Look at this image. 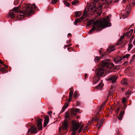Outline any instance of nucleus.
Listing matches in <instances>:
<instances>
[{"mask_svg": "<svg viewBox=\"0 0 135 135\" xmlns=\"http://www.w3.org/2000/svg\"><path fill=\"white\" fill-rule=\"evenodd\" d=\"M26 7L22 11H20L19 8L18 7L14 8L12 9V11H14L16 13L19 12L18 17L19 18H23L25 16V14H27L30 15L33 13V10L34 9H36L37 7L36 6L35 4H28L26 5Z\"/></svg>", "mask_w": 135, "mask_h": 135, "instance_id": "nucleus-1", "label": "nucleus"}, {"mask_svg": "<svg viewBox=\"0 0 135 135\" xmlns=\"http://www.w3.org/2000/svg\"><path fill=\"white\" fill-rule=\"evenodd\" d=\"M108 18H104L94 22L92 28L89 33H92L96 30L98 31L105 27L110 26L111 23L108 21Z\"/></svg>", "mask_w": 135, "mask_h": 135, "instance_id": "nucleus-2", "label": "nucleus"}, {"mask_svg": "<svg viewBox=\"0 0 135 135\" xmlns=\"http://www.w3.org/2000/svg\"><path fill=\"white\" fill-rule=\"evenodd\" d=\"M100 65L102 67H105L109 69H111L114 66V64L113 63L109 62V60L102 61L100 62Z\"/></svg>", "mask_w": 135, "mask_h": 135, "instance_id": "nucleus-3", "label": "nucleus"}, {"mask_svg": "<svg viewBox=\"0 0 135 135\" xmlns=\"http://www.w3.org/2000/svg\"><path fill=\"white\" fill-rule=\"evenodd\" d=\"M97 7H96L95 5L94 4H91V6L89 8V10L90 11L93 10L95 12L97 11L98 10H100L102 7V4L100 3H98V4Z\"/></svg>", "mask_w": 135, "mask_h": 135, "instance_id": "nucleus-4", "label": "nucleus"}, {"mask_svg": "<svg viewBox=\"0 0 135 135\" xmlns=\"http://www.w3.org/2000/svg\"><path fill=\"white\" fill-rule=\"evenodd\" d=\"M72 131L77 130L81 126V124L76 120H74L72 122Z\"/></svg>", "mask_w": 135, "mask_h": 135, "instance_id": "nucleus-5", "label": "nucleus"}, {"mask_svg": "<svg viewBox=\"0 0 135 135\" xmlns=\"http://www.w3.org/2000/svg\"><path fill=\"white\" fill-rule=\"evenodd\" d=\"M87 12L85 10L84 11L83 14V16H81L80 18H78L75 20L74 22V23L75 25H76L78 22L81 21V20L82 19L85 18L87 15Z\"/></svg>", "mask_w": 135, "mask_h": 135, "instance_id": "nucleus-6", "label": "nucleus"}, {"mask_svg": "<svg viewBox=\"0 0 135 135\" xmlns=\"http://www.w3.org/2000/svg\"><path fill=\"white\" fill-rule=\"evenodd\" d=\"M118 78V76L116 75H110L107 78V80L111 81L112 83L115 82Z\"/></svg>", "mask_w": 135, "mask_h": 135, "instance_id": "nucleus-7", "label": "nucleus"}, {"mask_svg": "<svg viewBox=\"0 0 135 135\" xmlns=\"http://www.w3.org/2000/svg\"><path fill=\"white\" fill-rule=\"evenodd\" d=\"M37 128L35 127V126H31L29 129L28 131V133H29L30 132H31V133H37Z\"/></svg>", "mask_w": 135, "mask_h": 135, "instance_id": "nucleus-8", "label": "nucleus"}, {"mask_svg": "<svg viewBox=\"0 0 135 135\" xmlns=\"http://www.w3.org/2000/svg\"><path fill=\"white\" fill-rule=\"evenodd\" d=\"M104 73V70L103 69L100 67L98 70L97 75L98 76L100 77Z\"/></svg>", "mask_w": 135, "mask_h": 135, "instance_id": "nucleus-9", "label": "nucleus"}, {"mask_svg": "<svg viewBox=\"0 0 135 135\" xmlns=\"http://www.w3.org/2000/svg\"><path fill=\"white\" fill-rule=\"evenodd\" d=\"M42 121V119H40L37 120V126L38 127V129L41 130L42 128V124L41 122Z\"/></svg>", "mask_w": 135, "mask_h": 135, "instance_id": "nucleus-10", "label": "nucleus"}, {"mask_svg": "<svg viewBox=\"0 0 135 135\" xmlns=\"http://www.w3.org/2000/svg\"><path fill=\"white\" fill-rule=\"evenodd\" d=\"M95 121H98V123L97 125V127L99 129L100 127L102 126V124L103 123V120H99V119L97 118H96L95 119Z\"/></svg>", "mask_w": 135, "mask_h": 135, "instance_id": "nucleus-11", "label": "nucleus"}, {"mask_svg": "<svg viewBox=\"0 0 135 135\" xmlns=\"http://www.w3.org/2000/svg\"><path fill=\"white\" fill-rule=\"evenodd\" d=\"M122 57L120 56H118L114 59V61L116 63L121 62L122 60Z\"/></svg>", "mask_w": 135, "mask_h": 135, "instance_id": "nucleus-12", "label": "nucleus"}, {"mask_svg": "<svg viewBox=\"0 0 135 135\" xmlns=\"http://www.w3.org/2000/svg\"><path fill=\"white\" fill-rule=\"evenodd\" d=\"M49 116H46L45 117L44 120V126L45 127L47 124H48L49 122Z\"/></svg>", "mask_w": 135, "mask_h": 135, "instance_id": "nucleus-13", "label": "nucleus"}, {"mask_svg": "<svg viewBox=\"0 0 135 135\" xmlns=\"http://www.w3.org/2000/svg\"><path fill=\"white\" fill-rule=\"evenodd\" d=\"M63 129L64 130L66 129L68 127V123L67 121L65 119L64 122L62 125Z\"/></svg>", "mask_w": 135, "mask_h": 135, "instance_id": "nucleus-14", "label": "nucleus"}, {"mask_svg": "<svg viewBox=\"0 0 135 135\" xmlns=\"http://www.w3.org/2000/svg\"><path fill=\"white\" fill-rule=\"evenodd\" d=\"M133 29L130 30L129 31L126 33L125 36H126L127 37H128L131 36L132 33L133 32Z\"/></svg>", "mask_w": 135, "mask_h": 135, "instance_id": "nucleus-15", "label": "nucleus"}, {"mask_svg": "<svg viewBox=\"0 0 135 135\" xmlns=\"http://www.w3.org/2000/svg\"><path fill=\"white\" fill-rule=\"evenodd\" d=\"M99 80L100 79L98 77H95L94 78L93 80V83L96 84L99 81Z\"/></svg>", "mask_w": 135, "mask_h": 135, "instance_id": "nucleus-16", "label": "nucleus"}, {"mask_svg": "<svg viewBox=\"0 0 135 135\" xmlns=\"http://www.w3.org/2000/svg\"><path fill=\"white\" fill-rule=\"evenodd\" d=\"M73 94V91L71 90H70L69 93V102L71 101L72 99Z\"/></svg>", "mask_w": 135, "mask_h": 135, "instance_id": "nucleus-17", "label": "nucleus"}, {"mask_svg": "<svg viewBox=\"0 0 135 135\" xmlns=\"http://www.w3.org/2000/svg\"><path fill=\"white\" fill-rule=\"evenodd\" d=\"M69 104L68 103H66L63 106V108L62 109V112H63L64 111L65 109H66L68 106Z\"/></svg>", "mask_w": 135, "mask_h": 135, "instance_id": "nucleus-18", "label": "nucleus"}, {"mask_svg": "<svg viewBox=\"0 0 135 135\" xmlns=\"http://www.w3.org/2000/svg\"><path fill=\"white\" fill-rule=\"evenodd\" d=\"M124 113V111H123L122 112H120V114L119 116L118 117V118L119 120H121L122 119V117Z\"/></svg>", "mask_w": 135, "mask_h": 135, "instance_id": "nucleus-19", "label": "nucleus"}, {"mask_svg": "<svg viewBox=\"0 0 135 135\" xmlns=\"http://www.w3.org/2000/svg\"><path fill=\"white\" fill-rule=\"evenodd\" d=\"M103 83L101 82L96 87V88L97 89H100L103 87Z\"/></svg>", "mask_w": 135, "mask_h": 135, "instance_id": "nucleus-20", "label": "nucleus"}, {"mask_svg": "<svg viewBox=\"0 0 135 135\" xmlns=\"http://www.w3.org/2000/svg\"><path fill=\"white\" fill-rule=\"evenodd\" d=\"M121 83L125 85L127 84V81L126 79H124L122 80L121 81Z\"/></svg>", "mask_w": 135, "mask_h": 135, "instance_id": "nucleus-21", "label": "nucleus"}, {"mask_svg": "<svg viewBox=\"0 0 135 135\" xmlns=\"http://www.w3.org/2000/svg\"><path fill=\"white\" fill-rule=\"evenodd\" d=\"M81 15V13L80 11L76 12L75 13V16L77 18L79 17Z\"/></svg>", "mask_w": 135, "mask_h": 135, "instance_id": "nucleus-22", "label": "nucleus"}, {"mask_svg": "<svg viewBox=\"0 0 135 135\" xmlns=\"http://www.w3.org/2000/svg\"><path fill=\"white\" fill-rule=\"evenodd\" d=\"M113 87H112L111 88L110 90H109V92L108 95L107 96V98H108L109 97V95H110L112 94L113 93V90H112V89H113Z\"/></svg>", "mask_w": 135, "mask_h": 135, "instance_id": "nucleus-23", "label": "nucleus"}, {"mask_svg": "<svg viewBox=\"0 0 135 135\" xmlns=\"http://www.w3.org/2000/svg\"><path fill=\"white\" fill-rule=\"evenodd\" d=\"M98 0H94V2H97ZM101 1H105V2L107 4H109L112 1V0H101Z\"/></svg>", "mask_w": 135, "mask_h": 135, "instance_id": "nucleus-24", "label": "nucleus"}, {"mask_svg": "<svg viewBox=\"0 0 135 135\" xmlns=\"http://www.w3.org/2000/svg\"><path fill=\"white\" fill-rule=\"evenodd\" d=\"M94 22V20H91L89 21L87 23V25L89 26L92 24Z\"/></svg>", "mask_w": 135, "mask_h": 135, "instance_id": "nucleus-25", "label": "nucleus"}, {"mask_svg": "<svg viewBox=\"0 0 135 135\" xmlns=\"http://www.w3.org/2000/svg\"><path fill=\"white\" fill-rule=\"evenodd\" d=\"M78 94V92L77 91H75L74 94V97L75 98H76L77 97Z\"/></svg>", "mask_w": 135, "mask_h": 135, "instance_id": "nucleus-26", "label": "nucleus"}, {"mask_svg": "<svg viewBox=\"0 0 135 135\" xmlns=\"http://www.w3.org/2000/svg\"><path fill=\"white\" fill-rule=\"evenodd\" d=\"M130 56V55L129 54H127L123 56L122 57V59L124 58H128Z\"/></svg>", "mask_w": 135, "mask_h": 135, "instance_id": "nucleus-27", "label": "nucleus"}, {"mask_svg": "<svg viewBox=\"0 0 135 135\" xmlns=\"http://www.w3.org/2000/svg\"><path fill=\"white\" fill-rule=\"evenodd\" d=\"M109 50L110 51H114L115 49L114 48L113 46H109Z\"/></svg>", "mask_w": 135, "mask_h": 135, "instance_id": "nucleus-28", "label": "nucleus"}, {"mask_svg": "<svg viewBox=\"0 0 135 135\" xmlns=\"http://www.w3.org/2000/svg\"><path fill=\"white\" fill-rule=\"evenodd\" d=\"M64 4L65 5H66V6L68 7H69L70 5V3H69L68 2L66 1H64Z\"/></svg>", "mask_w": 135, "mask_h": 135, "instance_id": "nucleus-29", "label": "nucleus"}, {"mask_svg": "<svg viewBox=\"0 0 135 135\" xmlns=\"http://www.w3.org/2000/svg\"><path fill=\"white\" fill-rule=\"evenodd\" d=\"M99 60L100 59L98 56L96 57L94 59V61L96 62H98Z\"/></svg>", "mask_w": 135, "mask_h": 135, "instance_id": "nucleus-30", "label": "nucleus"}, {"mask_svg": "<svg viewBox=\"0 0 135 135\" xmlns=\"http://www.w3.org/2000/svg\"><path fill=\"white\" fill-rule=\"evenodd\" d=\"M78 2V1L77 0H75L72 3L73 5H76Z\"/></svg>", "mask_w": 135, "mask_h": 135, "instance_id": "nucleus-31", "label": "nucleus"}, {"mask_svg": "<svg viewBox=\"0 0 135 135\" xmlns=\"http://www.w3.org/2000/svg\"><path fill=\"white\" fill-rule=\"evenodd\" d=\"M120 68V65L118 66H116L114 68V69L116 70H118Z\"/></svg>", "mask_w": 135, "mask_h": 135, "instance_id": "nucleus-32", "label": "nucleus"}, {"mask_svg": "<svg viewBox=\"0 0 135 135\" xmlns=\"http://www.w3.org/2000/svg\"><path fill=\"white\" fill-rule=\"evenodd\" d=\"M9 15L12 18L15 16V15L13 12H12L9 13Z\"/></svg>", "mask_w": 135, "mask_h": 135, "instance_id": "nucleus-33", "label": "nucleus"}, {"mask_svg": "<svg viewBox=\"0 0 135 135\" xmlns=\"http://www.w3.org/2000/svg\"><path fill=\"white\" fill-rule=\"evenodd\" d=\"M57 1V0H52L51 2V3L52 4H54L56 3Z\"/></svg>", "mask_w": 135, "mask_h": 135, "instance_id": "nucleus-34", "label": "nucleus"}, {"mask_svg": "<svg viewBox=\"0 0 135 135\" xmlns=\"http://www.w3.org/2000/svg\"><path fill=\"white\" fill-rule=\"evenodd\" d=\"M129 46L128 47V50L129 51L131 49L133 46V45L132 44H129Z\"/></svg>", "mask_w": 135, "mask_h": 135, "instance_id": "nucleus-35", "label": "nucleus"}, {"mask_svg": "<svg viewBox=\"0 0 135 135\" xmlns=\"http://www.w3.org/2000/svg\"><path fill=\"white\" fill-rule=\"evenodd\" d=\"M5 69L4 68H1L0 69V71L2 73L4 72Z\"/></svg>", "mask_w": 135, "mask_h": 135, "instance_id": "nucleus-36", "label": "nucleus"}, {"mask_svg": "<svg viewBox=\"0 0 135 135\" xmlns=\"http://www.w3.org/2000/svg\"><path fill=\"white\" fill-rule=\"evenodd\" d=\"M130 94V91L129 90H128L126 93V95L128 96Z\"/></svg>", "mask_w": 135, "mask_h": 135, "instance_id": "nucleus-37", "label": "nucleus"}, {"mask_svg": "<svg viewBox=\"0 0 135 135\" xmlns=\"http://www.w3.org/2000/svg\"><path fill=\"white\" fill-rule=\"evenodd\" d=\"M131 7L129 5H127L126 9L127 10L130 9H131Z\"/></svg>", "mask_w": 135, "mask_h": 135, "instance_id": "nucleus-38", "label": "nucleus"}, {"mask_svg": "<svg viewBox=\"0 0 135 135\" xmlns=\"http://www.w3.org/2000/svg\"><path fill=\"white\" fill-rule=\"evenodd\" d=\"M128 2V0H123L122 1V3L125 4V3H127Z\"/></svg>", "mask_w": 135, "mask_h": 135, "instance_id": "nucleus-39", "label": "nucleus"}, {"mask_svg": "<svg viewBox=\"0 0 135 135\" xmlns=\"http://www.w3.org/2000/svg\"><path fill=\"white\" fill-rule=\"evenodd\" d=\"M124 36H122V37H120V40L119 41H120V42L121 41V42H122V40L124 38Z\"/></svg>", "mask_w": 135, "mask_h": 135, "instance_id": "nucleus-40", "label": "nucleus"}, {"mask_svg": "<svg viewBox=\"0 0 135 135\" xmlns=\"http://www.w3.org/2000/svg\"><path fill=\"white\" fill-rule=\"evenodd\" d=\"M120 110V108H118L117 109L115 110L116 113L117 114L118 113Z\"/></svg>", "mask_w": 135, "mask_h": 135, "instance_id": "nucleus-41", "label": "nucleus"}, {"mask_svg": "<svg viewBox=\"0 0 135 135\" xmlns=\"http://www.w3.org/2000/svg\"><path fill=\"white\" fill-rule=\"evenodd\" d=\"M75 111L77 113L79 111L80 109H79L76 108L75 109Z\"/></svg>", "mask_w": 135, "mask_h": 135, "instance_id": "nucleus-42", "label": "nucleus"}, {"mask_svg": "<svg viewBox=\"0 0 135 135\" xmlns=\"http://www.w3.org/2000/svg\"><path fill=\"white\" fill-rule=\"evenodd\" d=\"M71 131H73V133H72V135H75L76 133V132H75V131H72V129Z\"/></svg>", "mask_w": 135, "mask_h": 135, "instance_id": "nucleus-43", "label": "nucleus"}, {"mask_svg": "<svg viewBox=\"0 0 135 135\" xmlns=\"http://www.w3.org/2000/svg\"><path fill=\"white\" fill-rule=\"evenodd\" d=\"M122 42H121L120 41H119V42H118L117 43V45H120L122 43Z\"/></svg>", "mask_w": 135, "mask_h": 135, "instance_id": "nucleus-44", "label": "nucleus"}, {"mask_svg": "<svg viewBox=\"0 0 135 135\" xmlns=\"http://www.w3.org/2000/svg\"><path fill=\"white\" fill-rule=\"evenodd\" d=\"M71 45V44H69V45H65L64 46V48L65 49L66 47H69V46H70Z\"/></svg>", "mask_w": 135, "mask_h": 135, "instance_id": "nucleus-45", "label": "nucleus"}, {"mask_svg": "<svg viewBox=\"0 0 135 135\" xmlns=\"http://www.w3.org/2000/svg\"><path fill=\"white\" fill-rule=\"evenodd\" d=\"M52 112L51 111H50L48 112V114L50 116H51V115L52 114Z\"/></svg>", "mask_w": 135, "mask_h": 135, "instance_id": "nucleus-46", "label": "nucleus"}, {"mask_svg": "<svg viewBox=\"0 0 135 135\" xmlns=\"http://www.w3.org/2000/svg\"><path fill=\"white\" fill-rule=\"evenodd\" d=\"M75 112V110L72 113V114L74 115H76V113Z\"/></svg>", "mask_w": 135, "mask_h": 135, "instance_id": "nucleus-47", "label": "nucleus"}, {"mask_svg": "<svg viewBox=\"0 0 135 135\" xmlns=\"http://www.w3.org/2000/svg\"><path fill=\"white\" fill-rule=\"evenodd\" d=\"M126 99L125 98H123L122 99V101L124 103H125L126 102Z\"/></svg>", "mask_w": 135, "mask_h": 135, "instance_id": "nucleus-48", "label": "nucleus"}, {"mask_svg": "<svg viewBox=\"0 0 135 135\" xmlns=\"http://www.w3.org/2000/svg\"><path fill=\"white\" fill-rule=\"evenodd\" d=\"M127 63H128L126 61L123 64V65H126L127 64Z\"/></svg>", "mask_w": 135, "mask_h": 135, "instance_id": "nucleus-49", "label": "nucleus"}, {"mask_svg": "<svg viewBox=\"0 0 135 135\" xmlns=\"http://www.w3.org/2000/svg\"><path fill=\"white\" fill-rule=\"evenodd\" d=\"M105 105V103H104L102 104L101 106V107L103 108V107Z\"/></svg>", "mask_w": 135, "mask_h": 135, "instance_id": "nucleus-50", "label": "nucleus"}, {"mask_svg": "<svg viewBox=\"0 0 135 135\" xmlns=\"http://www.w3.org/2000/svg\"><path fill=\"white\" fill-rule=\"evenodd\" d=\"M81 129H80V128H79V129L78 131V132L79 133H80L81 132Z\"/></svg>", "mask_w": 135, "mask_h": 135, "instance_id": "nucleus-51", "label": "nucleus"}, {"mask_svg": "<svg viewBox=\"0 0 135 135\" xmlns=\"http://www.w3.org/2000/svg\"><path fill=\"white\" fill-rule=\"evenodd\" d=\"M102 108L101 107V106H100V108L99 109V111H100V110H102V108Z\"/></svg>", "mask_w": 135, "mask_h": 135, "instance_id": "nucleus-52", "label": "nucleus"}, {"mask_svg": "<svg viewBox=\"0 0 135 135\" xmlns=\"http://www.w3.org/2000/svg\"><path fill=\"white\" fill-rule=\"evenodd\" d=\"M133 3L134 5H135V0H133Z\"/></svg>", "mask_w": 135, "mask_h": 135, "instance_id": "nucleus-53", "label": "nucleus"}, {"mask_svg": "<svg viewBox=\"0 0 135 135\" xmlns=\"http://www.w3.org/2000/svg\"><path fill=\"white\" fill-rule=\"evenodd\" d=\"M69 118L67 115H66L65 117V119L68 118Z\"/></svg>", "mask_w": 135, "mask_h": 135, "instance_id": "nucleus-54", "label": "nucleus"}, {"mask_svg": "<svg viewBox=\"0 0 135 135\" xmlns=\"http://www.w3.org/2000/svg\"><path fill=\"white\" fill-rule=\"evenodd\" d=\"M0 63L1 64H3V62L0 59Z\"/></svg>", "mask_w": 135, "mask_h": 135, "instance_id": "nucleus-55", "label": "nucleus"}, {"mask_svg": "<svg viewBox=\"0 0 135 135\" xmlns=\"http://www.w3.org/2000/svg\"><path fill=\"white\" fill-rule=\"evenodd\" d=\"M83 124L81 125V126H80V129H82V128H83Z\"/></svg>", "mask_w": 135, "mask_h": 135, "instance_id": "nucleus-56", "label": "nucleus"}, {"mask_svg": "<svg viewBox=\"0 0 135 135\" xmlns=\"http://www.w3.org/2000/svg\"><path fill=\"white\" fill-rule=\"evenodd\" d=\"M68 36H71V33H69L68 34Z\"/></svg>", "mask_w": 135, "mask_h": 135, "instance_id": "nucleus-57", "label": "nucleus"}, {"mask_svg": "<svg viewBox=\"0 0 135 135\" xmlns=\"http://www.w3.org/2000/svg\"><path fill=\"white\" fill-rule=\"evenodd\" d=\"M133 44L135 45V39H134V40L133 42Z\"/></svg>", "mask_w": 135, "mask_h": 135, "instance_id": "nucleus-58", "label": "nucleus"}, {"mask_svg": "<svg viewBox=\"0 0 135 135\" xmlns=\"http://www.w3.org/2000/svg\"><path fill=\"white\" fill-rule=\"evenodd\" d=\"M124 88H122V91H124Z\"/></svg>", "mask_w": 135, "mask_h": 135, "instance_id": "nucleus-59", "label": "nucleus"}, {"mask_svg": "<svg viewBox=\"0 0 135 135\" xmlns=\"http://www.w3.org/2000/svg\"><path fill=\"white\" fill-rule=\"evenodd\" d=\"M87 76V75L86 74H85V78Z\"/></svg>", "mask_w": 135, "mask_h": 135, "instance_id": "nucleus-60", "label": "nucleus"}, {"mask_svg": "<svg viewBox=\"0 0 135 135\" xmlns=\"http://www.w3.org/2000/svg\"><path fill=\"white\" fill-rule=\"evenodd\" d=\"M101 13H102V12H101V11H100V13H99V15H100Z\"/></svg>", "mask_w": 135, "mask_h": 135, "instance_id": "nucleus-61", "label": "nucleus"}, {"mask_svg": "<svg viewBox=\"0 0 135 135\" xmlns=\"http://www.w3.org/2000/svg\"><path fill=\"white\" fill-rule=\"evenodd\" d=\"M33 120V119H31V120L32 121Z\"/></svg>", "mask_w": 135, "mask_h": 135, "instance_id": "nucleus-62", "label": "nucleus"}, {"mask_svg": "<svg viewBox=\"0 0 135 135\" xmlns=\"http://www.w3.org/2000/svg\"><path fill=\"white\" fill-rule=\"evenodd\" d=\"M134 33H135V30H134Z\"/></svg>", "mask_w": 135, "mask_h": 135, "instance_id": "nucleus-63", "label": "nucleus"}, {"mask_svg": "<svg viewBox=\"0 0 135 135\" xmlns=\"http://www.w3.org/2000/svg\"><path fill=\"white\" fill-rule=\"evenodd\" d=\"M99 113V112H98V113H98V114Z\"/></svg>", "mask_w": 135, "mask_h": 135, "instance_id": "nucleus-64", "label": "nucleus"}]
</instances>
